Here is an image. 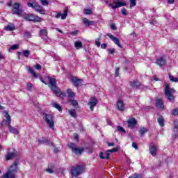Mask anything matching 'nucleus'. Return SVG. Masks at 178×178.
Segmentation results:
<instances>
[{
    "label": "nucleus",
    "mask_w": 178,
    "mask_h": 178,
    "mask_svg": "<svg viewBox=\"0 0 178 178\" xmlns=\"http://www.w3.org/2000/svg\"><path fill=\"white\" fill-rule=\"evenodd\" d=\"M49 81L50 84V89L56 95V97H60L63 99L66 97V93L61 92L60 89L58 88L56 86V79L54 78L49 77Z\"/></svg>",
    "instance_id": "obj_1"
},
{
    "label": "nucleus",
    "mask_w": 178,
    "mask_h": 178,
    "mask_svg": "<svg viewBox=\"0 0 178 178\" xmlns=\"http://www.w3.org/2000/svg\"><path fill=\"white\" fill-rule=\"evenodd\" d=\"M42 116L43 118V120L45 122L47 126H49L50 129H52V130H54L55 124V122H54V116L47 113H43Z\"/></svg>",
    "instance_id": "obj_2"
},
{
    "label": "nucleus",
    "mask_w": 178,
    "mask_h": 178,
    "mask_svg": "<svg viewBox=\"0 0 178 178\" xmlns=\"http://www.w3.org/2000/svg\"><path fill=\"white\" fill-rule=\"evenodd\" d=\"M3 113L5 118H6V121L8 124V130L10 133H12L13 134H15L17 136V134H19V131L17 130V129L10 125V123L12 122V120H10V115H9V113L6 111H3Z\"/></svg>",
    "instance_id": "obj_3"
},
{
    "label": "nucleus",
    "mask_w": 178,
    "mask_h": 178,
    "mask_svg": "<svg viewBox=\"0 0 178 178\" xmlns=\"http://www.w3.org/2000/svg\"><path fill=\"white\" fill-rule=\"evenodd\" d=\"M86 167L83 165H76L75 167H72L71 170V175L72 176H79L81 173L84 172Z\"/></svg>",
    "instance_id": "obj_4"
},
{
    "label": "nucleus",
    "mask_w": 178,
    "mask_h": 178,
    "mask_svg": "<svg viewBox=\"0 0 178 178\" xmlns=\"http://www.w3.org/2000/svg\"><path fill=\"white\" fill-rule=\"evenodd\" d=\"M172 94H175V90L170 88L169 85H165V95L170 102H173L175 101V97Z\"/></svg>",
    "instance_id": "obj_5"
},
{
    "label": "nucleus",
    "mask_w": 178,
    "mask_h": 178,
    "mask_svg": "<svg viewBox=\"0 0 178 178\" xmlns=\"http://www.w3.org/2000/svg\"><path fill=\"white\" fill-rule=\"evenodd\" d=\"M108 5L111 8V9H118V8L126 6L127 3H126L124 0H122V1H120V0H113L112 3H108Z\"/></svg>",
    "instance_id": "obj_6"
},
{
    "label": "nucleus",
    "mask_w": 178,
    "mask_h": 178,
    "mask_svg": "<svg viewBox=\"0 0 178 178\" xmlns=\"http://www.w3.org/2000/svg\"><path fill=\"white\" fill-rule=\"evenodd\" d=\"M24 19L28 22H41L42 19L34 14H24Z\"/></svg>",
    "instance_id": "obj_7"
},
{
    "label": "nucleus",
    "mask_w": 178,
    "mask_h": 178,
    "mask_svg": "<svg viewBox=\"0 0 178 178\" xmlns=\"http://www.w3.org/2000/svg\"><path fill=\"white\" fill-rule=\"evenodd\" d=\"M19 8H20V3H14L13 6V15H16L17 16H22L23 15V10Z\"/></svg>",
    "instance_id": "obj_8"
},
{
    "label": "nucleus",
    "mask_w": 178,
    "mask_h": 178,
    "mask_svg": "<svg viewBox=\"0 0 178 178\" xmlns=\"http://www.w3.org/2000/svg\"><path fill=\"white\" fill-rule=\"evenodd\" d=\"M69 147L72 149L74 154H76V155H81L84 152V148H78L74 143H70Z\"/></svg>",
    "instance_id": "obj_9"
},
{
    "label": "nucleus",
    "mask_w": 178,
    "mask_h": 178,
    "mask_svg": "<svg viewBox=\"0 0 178 178\" xmlns=\"http://www.w3.org/2000/svg\"><path fill=\"white\" fill-rule=\"evenodd\" d=\"M118 151V149L113 148L112 149L107 150L106 152H100V159H109V156L111 155V153L112 152H116Z\"/></svg>",
    "instance_id": "obj_10"
},
{
    "label": "nucleus",
    "mask_w": 178,
    "mask_h": 178,
    "mask_svg": "<svg viewBox=\"0 0 178 178\" xmlns=\"http://www.w3.org/2000/svg\"><path fill=\"white\" fill-rule=\"evenodd\" d=\"M97 104H98V100L95 97H91L88 103V105L90 106V111H94V108L97 106Z\"/></svg>",
    "instance_id": "obj_11"
},
{
    "label": "nucleus",
    "mask_w": 178,
    "mask_h": 178,
    "mask_svg": "<svg viewBox=\"0 0 178 178\" xmlns=\"http://www.w3.org/2000/svg\"><path fill=\"white\" fill-rule=\"evenodd\" d=\"M67 8H65V10H63V13H57V15L55 16L56 19H59L60 17H61L62 20H65V19H66V17H67Z\"/></svg>",
    "instance_id": "obj_12"
},
{
    "label": "nucleus",
    "mask_w": 178,
    "mask_h": 178,
    "mask_svg": "<svg viewBox=\"0 0 178 178\" xmlns=\"http://www.w3.org/2000/svg\"><path fill=\"white\" fill-rule=\"evenodd\" d=\"M107 36L109 37V38H111V40L113 41L114 44L118 45L119 48H122V44H120V41L119 40V39H118V38L113 36V35L111 33L107 34Z\"/></svg>",
    "instance_id": "obj_13"
},
{
    "label": "nucleus",
    "mask_w": 178,
    "mask_h": 178,
    "mask_svg": "<svg viewBox=\"0 0 178 178\" xmlns=\"http://www.w3.org/2000/svg\"><path fill=\"white\" fill-rule=\"evenodd\" d=\"M35 10L36 12H38V13H40V15H45V10H44V8L42 6H40L38 3H35Z\"/></svg>",
    "instance_id": "obj_14"
},
{
    "label": "nucleus",
    "mask_w": 178,
    "mask_h": 178,
    "mask_svg": "<svg viewBox=\"0 0 178 178\" xmlns=\"http://www.w3.org/2000/svg\"><path fill=\"white\" fill-rule=\"evenodd\" d=\"M72 81L75 87H79L83 84V79H80L77 77H73Z\"/></svg>",
    "instance_id": "obj_15"
},
{
    "label": "nucleus",
    "mask_w": 178,
    "mask_h": 178,
    "mask_svg": "<svg viewBox=\"0 0 178 178\" xmlns=\"http://www.w3.org/2000/svg\"><path fill=\"white\" fill-rule=\"evenodd\" d=\"M156 65H158L160 66V67L165 66V65H166V59H165L163 57H159L156 61Z\"/></svg>",
    "instance_id": "obj_16"
},
{
    "label": "nucleus",
    "mask_w": 178,
    "mask_h": 178,
    "mask_svg": "<svg viewBox=\"0 0 178 178\" xmlns=\"http://www.w3.org/2000/svg\"><path fill=\"white\" fill-rule=\"evenodd\" d=\"M136 124H137V121L135 118H131L128 120V127H129V129H134Z\"/></svg>",
    "instance_id": "obj_17"
},
{
    "label": "nucleus",
    "mask_w": 178,
    "mask_h": 178,
    "mask_svg": "<svg viewBox=\"0 0 178 178\" xmlns=\"http://www.w3.org/2000/svg\"><path fill=\"white\" fill-rule=\"evenodd\" d=\"M158 151V147L156 145H152L149 147V152L152 156H156V152Z\"/></svg>",
    "instance_id": "obj_18"
},
{
    "label": "nucleus",
    "mask_w": 178,
    "mask_h": 178,
    "mask_svg": "<svg viewBox=\"0 0 178 178\" xmlns=\"http://www.w3.org/2000/svg\"><path fill=\"white\" fill-rule=\"evenodd\" d=\"M156 106L159 109H163V108H165V106L163 105V101L161 99H157L156 100Z\"/></svg>",
    "instance_id": "obj_19"
},
{
    "label": "nucleus",
    "mask_w": 178,
    "mask_h": 178,
    "mask_svg": "<svg viewBox=\"0 0 178 178\" xmlns=\"http://www.w3.org/2000/svg\"><path fill=\"white\" fill-rule=\"evenodd\" d=\"M130 86L133 88H140V86H141V83H140L138 80H134L131 81Z\"/></svg>",
    "instance_id": "obj_20"
},
{
    "label": "nucleus",
    "mask_w": 178,
    "mask_h": 178,
    "mask_svg": "<svg viewBox=\"0 0 178 178\" xmlns=\"http://www.w3.org/2000/svg\"><path fill=\"white\" fill-rule=\"evenodd\" d=\"M40 37L43 40H47L48 39V32L46 29H41L40 31Z\"/></svg>",
    "instance_id": "obj_21"
},
{
    "label": "nucleus",
    "mask_w": 178,
    "mask_h": 178,
    "mask_svg": "<svg viewBox=\"0 0 178 178\" xmlns=\"http://www.w3.org/2000/svg\"><path fill=\"white\" fill-rule=\"evenodd\" d=\"M39 144H47V145H54L52 142H49L46 138H42L38 140Z\"/></svg>",
    "instance_id": "obj_22"
},
{
    "label": "nucleus",
    "mask_w": 178,
    "mask_h": 178,
    "mask_svg": "<svg viewBox=\"0 0 178 178\" xmlns=\"http://www.w3.org/2000/svg\"><path fill=\"white\" fill-rule=\"evenodd\" d=\"M67 95L68 99H73V97L76 95V93H74V92H73L72 89H67Z\"/></svg>",
    "instance_id": "obj_23"
},
{
    "label": "nucleus",
    "mask_w": 178,
    "mask_h": 178,
    "mask_svg": "<svg viewBox=\"0 0 178 178\" xmlns=\"http://www.w3.org/2000/svg\"><path fill=\"white\" fill-rule=\"evenodd\" d=\"M83 24H85V26H87L88 27L89 26H94L95 24V22H94L92 21H90L87 18H83Z\"/></svg>",
    "instance_id": "obj_24"
},
{
    "label": "nucleus",
    "mask_w": 178,
    "mask_h": 178,
    "mask_svg": "<svg viewBox=\"0 0 178 178\" xmlns=\"http://www.w3.org/2000/svg\"><path fill=\"white\" fill-rule=\"evenodd\" d=\"M174 124H175L174 133L175 134V138H176V137H177V136H178V131H177V129H178V119L174 120Z\"/></svg>",
    "instance_id": "obj_25"
},
{
    "label": "nucleus",
    "mask_w": 178,
    "mask_h": 178,
    "mask_svg": "<svg viewBox=\"0 0 178 178\" xmlns=\"http://www.w3.org/2000/svg\"><path fill=\"white\" fill-rule=\"evenodd\" d=\"M15 156H16V153L15 152L11 153H8L6 155V161H10V159H13Z\"/></svg>",
    "instance_id": "obj_26"
},
{
    "label": "nucleus",
    "mask_w": 178,
    "mask_h": 178,
    "mask_svg": "<svg viewBox=\"0 0 178 178\" xmlns=\"http://www.w3.org/2000/svg\"><path fill=\"white\" fill-rule=\"evenodd\" d=\"M117 106L119 111H123V109H124V104H123V101L118 100L117 102Z\"/></svg>",
    "instance_id": "obj_27"
},
{
    "label": "nucleus",
    "mask_w": 178,
    "mask_h": 178,
    "mask_svg": "<svg viewBox=\"0 0 178 178\" xmlns=\"http://www.w3.org/2000/svg\"><path fill=\"white\" fill-rule=\"evenodd\" d=\"M157 121L161 127H163V126H165V120L163 116H159Z\"/></svg>",
    "instance_id": "obj_28"
},
{
    "label": "nucleus",
    "mask_w": 178,
    "mask_h": 178,
    "mask_svg": "<svg viewBox=\"0 0 178 178\" xmlns=\"http://www.w3.org/2000/svg\"><path fill=\"white\" fill-rule=\"evenodd\" d=\"M74 47L76 49H81L83 48V43L80 41H76L74 42Z\"/></svg>",
    "instance_id": "obj_29"
},
{
    "label": "nucleus",
    "mask_w": 178,
    "mask_h": 178,
    "mask_svg": "<svg viewBox=\"0 0 178 178\" xmlns=\"http://www.w3.org/2000/svg\"><path fill=\"white\" fill-rule=\"evenodd\" d=\"M147 131L148 130H147V128H145V127L140 128V129L139 130V134L140 137H143L144 134H145V133H147Z\"/></svg>",
    "instance_id": "obj_30"
},
{
    "label": "nucleus",
    "mask_w": 178,
    "mask_h": 178,
    "mask_svg": "<svg viewBox=\"0 0 178 178\" xmlns=\"http://www.w3.org/2000/svg\"><path fill=\"white\" fill-rule=\"evenodd\" d=\"M53 106H54V108H56V109H58V111H59V112H62L63 108L60 106V105H59L58 103H54Z\"/></svg>",
    "instance_id": "obj_31"
},
{
    "label": "nucleus",
    "mask_w": 178,
    "mask_h": 178,
    "mask_svg": "<svg viewBox=\"0 0 178 178\" xmlns=\"http://www.w3.org/2000/svg\"><path fill=\"white\" fill-rule=\"evenodd\" d=\"M168 77H169L170 81H172L174 83H177L178 78H174V76H172V74H168Z\"/></svg>",
    "instance_id": "obj_32"
},
{
    "label": "nucleus",
    "mask_w": 178,
    "mask_h": 178,
    "mask_svg": "<svg viewBox=\"0 0 178 178\" xmlns=\"http://www.w3.org/2000/svg\"><path fill=\"white\" fill-rule=\"evenodd\" d=\"M68 102H70L73 106H79V103H77V101L73 99V98L68 99Z\"/></svg>",
    "instance_id": "obj_33"
},
{
    "label": "nucleus",
    "mask_w": 178,
    "mask_h": 178,
    "mask_svg": "<svg viewBox=\"0 0 178 178\" xmlns=\"http://www.w3.org/2000/svg\"><path fill=\"white\" fill-rule=\"evenodd\" d=\"M68 112L70 113V115L71 116H72V118H76V110L75 109H70V110H68Z\"/></svg>",
    "instance_id": "obj_34"
},
{
    "label": "nucleus",
    "mask_w": 178,
    "mask_h": 178,
    "mask_svg": "<svg viewBox=\"0 0 178 178\" xmlns=\"http://www.w3.org/2000/svg\"><path fill=\"white\" fill-rule=\"evenodd\" d=\"M130 2V6L129 8L131 9V8H134V6H136V5H137V2L136 1V0H129Z\"/></svg>",
    "instance_id": "obj_35"
},
{
    "label": "nucleus",
    "mask_w": 178,
    "mask_h": 178,
    "mask_svg": "<svg viewBox=\"0 0 178 178\" xmlns=\"http://www.w3.org/2000/svg\"><path fill=\"white\" fill-rule=\"evenodd\" d=\"M6 30H8V31H13L15 30V26L13 25H8L6 26Z\"/></svg>",
    "instance_id": "obj_36"
},
{
    "label": "nucleus",
    "mask_w": 178,
    "mask_h": 178,
    "mask_svg": "<svg viewBox=\"0 0 178 178\" xmlns=\"http://www.w3.org/2000/svg\"><path fill=\"white\" fill-rule=\"evenodd\" d=\"M29 71L33 77H38V76L37 75L34 70H33V68H29Z\"/></svg>",
    "instance_id": "obj_37"
},
{
    "label": "nucleus",
    "mask_w": 178,
    "mask_h": 178,
    "mask_svg": "<svg viewBox=\"0 0 178 178\" xmlns=\"http://www.w3.org/2000/svg\"><path fill=\"white\" fill-rule=\"evenodd\" d=\"M31 54V51L30 50H24L23 51L24 56L26 58H29V56Z\"/></svg>",
    "instance_id": "obj_38"
},
{
    "label": "nucleus",
    "mask_w": 178,
    "mask_h": 178,
    "mask_svg": "<svg viewBox=\"0 0 178 178\" xmlns=\"http://www.w3.org/2000/svg\"><path fill=\"white\" fill-rule=\"evenodd\" d=\"M24 37H25V38H31V33L29 31H25L24 33Z\"/></svg>",
    "instance_id": "obj_39"
},
{
    "label": "nucleus",
    "mask_w": 178,
    "mask_h": 178,
    "mask_svg": "<svg viewBox=\"0 0 178 178\" xmlns=\"http://www.w3.org/2000/svg\"><path fill=\"white\" fill-rule=\"evenodd\" d=\"M117 130H118L119 133H126V130L123 129V127L118 126L117 127Z\"/></svg>",
    "instance_id": "obj_40"
},
{
    "label": "nucleus",
    "mask_w": 178,
    "mask_h": 178,
    "mask_svg": "<svg viewBox=\"0 0 178 178\" xmlns=\"http://www.w3.org/2000/svg\"><path fill=\"white\" fill-rule=\"evenodd\" d=\"M101 38H99L95 40V45H97V47H101Z\"/></svg>",
    "instance_id": "obj_41"
},
{
    "label": "nucleus",
    "mask_w": 178,
    "mask_h": 178,
    "mask_svg": "<svg viewBox=\"0 0 178 178\" xmlns=\"http://www.w3.org/2000/svg\"><path fill=\"white\" fill-rule=\"evenodd\" d=\"M91 13H92V10L91 9H90V8L85 9V10H84L85 15H91Z\"/></svg>",
    "instance_id": "obj_42"
},
{
    "label": "nucleus",
    "mask_w": 178,
    "mask_h": 178,
    "mask_svg": "<svg viewBox=\"0 0 178 178\" xmlns=\"http://www.w3.org/2000/svg\"><path fill=\"white\" fill-rule=\"evenodd\" d=\"M40 2L43 6H47L49 5V2H48V0H40Z\"/></svg>",
    "instance_id": "obj_43"
},
{
    "label": "nucleus",
    "mask_w": 178,
    "mask_h": 178,
    "mask_svg": "<svg viewBox=\"0 0 178 178\" xmlns=\"http://www.w3.org/2000/svg\"><path fill=\"white\" fill-rule=\"evenodd\" d=\"M129 178H141V175L138 174H134L129 177Z\"/></svg>",
    "instance_id": "obj_44"
},
{
    "label": "nucleus",
    "mask_w": 178,
    "mask_h": 178,
    "mask_svg": "<svg viewBox=\"0 0 178 178\" xmlns=\"http://www.w3.org/2000/svg\"><path fill=\"white\" fill-rule=\"evenodd\" d=\"M115 49L114 48L108 49V52L111 55H113V54H115Z\"/></svg>",
    "instance_id": "obj_45"
},
{
    "label": "nucleus",
    "mask_w": 178,
    "mask_h": 178,
    "mask_svg": "<svg viewBox=\"0 0 178 178\" xmlns=\"http://www.w3.org/2000/svg\"><path fill=\"white\" fill-rule=\"evenodd\" d=\"M121 13L124 15V16H127V10H126V8H123L121 10Z\"/></svg>",
    "instance_id": "obj_46"
},
{
    "label": "nucleus",
    "mask_w": 178,
    "mask_h": 178,
    "mask_svg": "<svg viewBox=\"0 0 178 178\" xmlns=\"http://www.w3.org/2000/svg\"><path fill=\"white\" fill-rule=\"evenodd\" d=\"M19 48V44H14L10 47V49L15 50V49H18Z\"/></svg>",
    "instance_id": "obj_47"
},
{
    "label": "nucleus",
    "mask_w": 178,
    "mask_h": 178,
    "mask_svg": "<svg viewBox=\"0 0 178 178\" xmlns=\"http://www.w3.org/2000/svg\"><path fill=\"white\" fill-rule=\"evenodd\" d=\"M28 6L29 8H33L34 9V8L35 7V3H28Z\"/></svg>",
    "instance_id": "obj_48"
},
{
    "label": "nucleus",
    "mask_w": 178,
    "mask_h": 178,
    "mask_svg": "<svg viewBox=\"0 0 178 178\" xmlns=\"http://www.w3.org/2000/svg\"><path fill=\"white\" fill-rule=\"evenodd\" d=\"M31 88H33V84H32V83H28V84H27V89H28L29 91H31Z\"/></svg>",
    "instance_id": "obj_49"
},
{
    "label": "nucleus",
    "mask_w": 178,
    "mask_h": 178,
    "mask_svg": "<svg viewBox=\"0 0 178 178\" xmlns=\"http://www.w3.org/2000/svg\"><path fill=\"white\" fill-rule=\"evenodd\" d=\"M172 115H173L174 116H177V115H178V109H177V108H175V109L173 111Z\"/></svg>",
    "instance_id": "obj_50"
},
{
    "label": "nucleus",
    "mask_w": 178,
    "mask_h": 178,
    "mask_svg": "<svg viewBox=\"0 0 178 178\" xmlns=\"http://www.w3.org/2000/svg\"><path fill=\"white\" fill-rule=\"evenodd\" d=\"M133 148H135V149H138V146L137 145V143H132Z\"/></svg>",
    "instance_id": "obj_51"
},
{
    "label": "nucleus",
    "mask_w": 178,
    "mask_h": 178,
    "mask_svg": "<svg viewBox=\"0 0 178 178\" xmlns=\"http://www.w3.org/2000/svg\"><path fill=\"white\" fill-rule=\"evenodd\" d=\"M106 47H108V44L103 43L101 45V48H102V49H106Z\"/></svg>",
    "instance_id": "obj_52"
},
{
    "label": "nucleus",
    "mask_w": 178,
    "mask_h": 178,
    "mask_svg": "<svg viewBox=\"0 0 178 178\" xmlns=\"http://www.w3.org/2000/svg\"><path fill=\"white\" fill-rule=\"evenodd\" d=\"M71 35H76V34H79V31H74L70 33Z\"/></svg>",
    "instance_id": "obj_53"
},
{
    "label": "nucleus",
    "mask_w": 178,
    "mask_h": 178,
    "mask_svg": "<svg viewBox=\"0 0 178 178\" xmlns=\"http://www.w3.org/2000/svg\"><path fill=\"white\" fill-rule=\"evenodd\" d=\"M35 69H36L37 70H40L41 69V65L40 64H37L35 66Z\"/></svg>",
    "instance_id": "obj_54"
},
{
    "label": "nucleus",
    "mask_w": 178,
    "mask_h": 178,
    "mask_svg": "<svg viewBox=\"0 0 178 178\" xmlns=\"http://www.w3.org/2000/svg\"><path fill=\"white\" fill-rule=\"evenodd\" d=\"M119 76V68L116 69L115 72V76L118 77Z\"/></svg>",
    "instance_id": "obj_55"
},
{
    "label": "nucleus",
    "mask_w": 178,
    "mask_h": 178,
    "mask_svg": "<svg viewBox=\"0 0 178 178\" xmlns=\"http://www.w3.org/2000/svg\"><path fill=\"white\" fill-rule=\"evenodd\" d=\"M74 139L76 140V141H79V135L77 134H74Z\"/></svg>",
    "instance_id": "obj_56"
},
{
    "label": "nucleus",
    "mask_w": 178,
    "mask_h": 178,
    "mask_svg": "<svg viewBox=\"0 0 178 178\" xmlns=\"http://www.w3.org/2000/svg\"><path fill=\"white\" fill-rule=\"evenodd\" d=\"M111 29L112 30H116V25L112 24V25L111 26Z\"/></svg>",
    "instance_id": "obj_57"
},
{
    "label": "nucleus",
    "mask_w": 178,
    "mask_h": 178,
    "mask_svg": "<svg viewBox=\"0 0 178 178\" xmlns=\"http://www.w3.org/2000/svg\"><path fill=\"white\" fill-rule=\"evenodd\" d=\"M108 147H113L115 144L113 143H108Z\"/></svg>",
    "instance_id": "obj_58"
},
{
    "label": "nucleus",
    "mask_w": 178,
    "mask_h": 178,
    "mask_svg": "<svg viewBox=\"0 0 178 178\" xmlns=\"http://www.w3.org/2000/svg\"><path fill=\"white\" fill-rule=\"evenodd\" d=\"M168 3L172 4V3H175V0H168Z\"/></svg>",
    "instance_id": "obj_59"
},
{
    "label": "nucleus",
    "mask_w": 178,
    "mask_h": 178,
    "mask_svg": "<svg viewBox=\"0 0 178 178\" xmlns=\"http://www.w3.org/2000/svg\"><path fill=\"white\" fill-rule=\"evenodd\" d=\"M47 172H48V173H52L53 172L52 169H51V168L47 169Z\"/></svg>",
    "instance_id": "obj_60"
},
{
    "label": "nucleus",
    "mask_w": 178,
    "mask_h": 178,
    "mask_svg": "<svg viewBox=\"0 0 178 178\" xmlns=\"http://www.w3.org/2000/svg\"><path fill=\"white\" fill-rule=\"evenodd\" d=\"M56 31H58V33H61V34L63 33V32L62 31V30H60V29H59V28H57V29H56Z\"/></svg>",
    "instance_id": "obj_61"
},
{
    "label": "nucleus",
    "mask_w": 178,
    "mask_h": 178,
    "mask_svg": "<svg viewBox=\"0 0 178 178\" xmlns=\"http://www.w3.org/2000/svg\"><path fill=\"white\" fill-rule=\"evenodd\" d=\"M5 122H8L6 120H6H3V122H1V126H5Z\"/></svg>",
    "instance_id": "obj_62"
},
{
    "label": "nucleus",
    "mask_w": 178,
    "mask_h": 178,
    "mask_svg": "<svg viewBox=\"0 0 178 178\" xmlns=\"http://www.w3.org/2000/svg\"><path fill=\"white\" fill-rule=\"evenodd\" d=\"M3 59V56L2 55V53L0 52V60H2Z\"/></svg>",
    "instance_id": "obj_63"
},
{
    "label": "nucleus",
    "mask_w": 178,
    "mask_h": 178,
    "mask_svg": "<svg viewBox=\"0 0 178 178\" xmlns=\"http://www.w3.org/2000/svg\"><path fill=\"white\" fill-rule=\"evenodd\" d=\"M59 152V149H58V147L54 148V152Z\"/></svg>",
    "instance_id": "obj_64"
}]
</instances>
